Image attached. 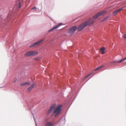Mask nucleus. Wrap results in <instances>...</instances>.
I'll return each instance as SVG.
<instances>
[{
	"label": "nucleus",
	"instance_id": "16",
	"mask_svg": "<svg viewBox=\"0 0 126 126\" xmlns=\"http://www.w3.org/2000/svg\"><path fill=\"white\" fill-rule=\"evenodd\" d=\"M109 17L108 16H107L105 18H104L103 20L101 21V22L103 21H105L108 19L109 18Z\"/></svg>",
	"mask_w": 126,
	"mask_h": 126
},
{
	"label": "nucleus",
	"instance_id": "20",
	"mask_svg": "<svg viewBox=\"0 0 126 126\" xmlns=\"http://www.w3.org/2000/svg\"><path fill=\"white\" fill-rule=\"evenodd\" d=\"M24 85H25V83L21 84H20V86H23Z\"/></svg>",
	"mask_w": 126,
	"mask_h": 126
},
{
	"label": "nucleus",
	"instance_id": "9",
	"mask_svg": "<svg viewBox=\"0 0 126 126\" xmlns=\"http://www.w3.org/2000/svg\"><path fill=\"white\" fill-rule=\"evenodd\" d=\"M125 7V6H123L120 9H118L116 11H114L113 12V13H112V15L113 16H115L116 14H117L118 13L122 10Z\"/></svg>",
	"mask_w": 126,
	"mask_h": 126
},
{
	"label": "nucleus",
	"instance_id": "6",
	"mask_svg": "<svg viewBox=\"0 0 126 126\" xmlns=\"http://www.w3.org/2000/svg\"><path fill=\"white\" fill-rule=\"evenodd\" d=\"M44 40V39L41 40L37 42L32 44L30 45V47H36L39 46L42 43V42Z\"/></svg>",
	"mask_w": 126,
	"mask_h": 126
},
{
	"label": "nucleus",
	"instance_id": "1",
	"mask_svg": "<svg viewBox=\"0 0 126 126\" xmlns=\"http://www.w3.org/2000/svg\"><path fill=\"white\" fill-rule=\"evenodd\" d=\"M62 107V106L61 105H59L56 106L55 104L52 105L49 110L48 114L50 113L54 110L53 113H56L55 116H56L60 114L61 112Z\"/></svg>",
	"mask_w": 126,
	"mask_h": 126
},
{
	"label": "nucleus",
	"instance_id": "10",
	"mask_svg": "<svg viewBox=\"0 0 126 126\" xmlns=\"http://www.w3.org/2000/svg\"><path fill=\"white\" fill-rule=\"evenodd\" d=\"M62 25V23H59L57 25H56L55 27H53L51 29L49 30L48 31V32H50L52 31L53 30L57 28L58 27H59L61 26Z\"/></svg>",
	"mask_w": 126,
	"mask_h": 126
},
{
	"label": "nucleus",
	"instance_id": "17",
	"mask_svg": "<svg viewBox=\"0 0 126 126\" xmlns=\"http://www.w3.org/2000/svg\"><path fill=\"white\" fill-rule=\"evenodd\" d=\"M25 85H29L30 84V83L29 82H26L25 83Z\"/></svg>",
	"mask_w": 126,
	"mask_h": 126
},
{
	"label": "nucleus",
	"instance_id": "14",
	"mask_svg": "<svg viewBox=\"0 0 126 126\" xmlns=\"http://www.w3.org/2000/svg\"><path fill=\"white\" fill-rule=\"evenodd\" d=\"M103 67V66H100L98 67L97 68L95 69L94 70L95 71H96L97 70H99L100 69H101V68Z\"/></svg>",
	"mask_w": 126,
	"mask_h": 126
},
{
	"label": "nucleus",
	"instance_id": "8",
	"mask_svg": "<svg viewBox=\"0 0 126 126\" xmlns=\"http://www.w3.org/2000/svg\"><path fill=\"white\" fill-rule=\"evenodd\" d=\"M44 125L45 126H54V122L46 121L45 122Z\"/></svg>",
	"mask_w": 126,
	"mask_h": 126
},
{
	"label": "nucleus",
	"instance_id": "4",
	"mask_svg": "<svg viewBox=\"0 0 126 126\" xmlns=\"http://www.w3.org/2000/svg\"><path fill=\"white\" fill-rule=\"evenodd\" d=\"M21 4L19 0L16 1V4L14 6V9L15 10H17L18 8H20L21 7Z\"/></svg>",
	"mask_w": 126,
	"mask_h": 126
},
{
	"label": "nucleus",
	"instance_id": "15",
	"mask_svg": "<svg viewBox=\"0 0 126 126\" xmlns=\"http://www.w3.org/2000/svg\"><path fill=\"white\" fill-rule=\"evenodd\" d=\"M92 74H89L88 75H87V76H86V77H85L84 78H83V80H85V79H86V78H87L88 77H89L90 75H91Z\"/></svg>",
	"mask_w": 126,
	"mask_h": 126
},
{
	"label": "nucleus",
	"instance_id": "18",
	"mask_svg": "<svg viewBox=\"0 0 126 126\" xmlns=\"http://www.w3.org/2000/svg\"><path fill=\"white\" fill-rule=\"evenodd\" d=\"M17 80V79L16 78H14L13 79V82H15Z\"/></svg>",
	"mask_w": 126,
	"mask_h": 126
},
{
	"label": "nucleus",
	"instance_id": "13",
	"mask_svg": "<svg viewBox=\"0 0 126 126\" xmlns=\"http://www.w3.org/2000/svg\"><path fill=\"white\" fill-rule=\"evenodd\" d=\"M105 49V48L104 47H102L100 49V51L102 54H103L105 53V51H104Z\"/></svg>",
	"mask_w": 126,
	"mask_h": 126
},
{
	"label": "nucleus",
	"instance_id": "11",
	"mask_svg": "<svg viewBox=\"0 0 126 126\" xmlns=\"http://www.w3.org/2000/svg\"><path fill=\"white\" fill-rule=\"evenodd\" d=\"M35 85L36 84L34 83L32 84L27 89V92H30L33 88Z\"/></svg>",
	"mask_w": 126,
	"mask_h": 126
},
{
	"label": "nucleus",
	"instance_id": "12",
	"mask_svg": "<svg viewBox=\"0 0 126 126\" xmlns=\"http://www.w3.org/2000/svg\"><path fill=\"white\" fill-rule=\"evenodd\" d=\"M126 59V57L124 59H121V60H120L119 61H114L112 63H122L123 61L125 60Z\"/></svg>",
	"mask_w": 126,
	"mask_h": 126
},
{
	"label": "nucleus",
	"instance_id": "5",
	"mask_svg": "<svg viewBox=\"0 0 126 126\" xmlns=\"http://www.w3.org/2000/svg\"><path fill=\"white\" fill-rule=\"evenodd\" d=\"M106 12V11L105 10L101 12L98 13H97L94 16H93V18L94 19H96L100 16L105 14Z\"/></svg>",
	"mask_w": 126,
	"mask_h": 126
},
{
	"label": "nucleus",
	"instance_id": "2",
	"mask_svg": "<svg viewBox=\"0 0 126 126\" xmlns=\"http://www.w3.org/2000/svg\"><path fill=\"white\" fill-rule=\"evenodd\" d=\"M94 21V19L92 18H90L87 20L85 22L82 23L79 26L78 29V31H81L86 26L93 24Z\"/></svg>",
	"mask_w": 126,
	"mask_h": 126
},
{
	"label": "nucleus",
	"instance_id": "23",
	"mask_svg": "<svg viewBox=\"0 0 126 126\" xmlns=\"http://www.w3.org/2000/svg\"><path fill=\"white\" fill-rule=\"evenodd\" d=\"M89 79H90V78H89L88 80Z\"/></svg>",
	"mask_w": 126,
	"mask_h": 126
},
{
	"label": "nucleus",
	"instance_id": "19",
	"mask_svg": "<svg viewBox=\"0 0 126 126\" xmlns=\"http://www.w3.org/2000/svg\"><path fill=\"white\" fill-rule=\"evenodd\" d=\"M123 38L126 40V34L124 35Z\"/></svg>",
	"mask_w": 126,
	"mask_h": 126
},
{
	"label": "nucleus",
	"instance_id": "21",
	"mask_svg": "<svg viewBox=\"0 0 126 126\" xmlns=\"http://www.w3.org/2000/svg\"><path fill=\"white\" fill-rule=\"evenodd\" d=\"M36 7H34L32 8V9H34L35 10H36Z\"/></svg>",
	"mask_w": 126,
	"mask_h": 126
},
{
	"label": "nucleus",
	"instance_id": "7",
	"mask_svg": "<svg viewBox=\"0 0 126 126\" xmlns=\"http://www.w3.org/2000/svg\"><path fill=\"white\" fill-rule=\"evenodd\" d=\"M77 27L76 26H73L68 30V32L69 34H73L77 29Z\"/></svg>",
	"mask_w": 126,
	"mask_h": 126
},
{
	"label": "nucleus",
	"instance_id": "22",
	"mask_svg": "<svg viewBox=\"0 0 126 126\" xmlns=\"http://www.w3.org/2000/svg\"><path fill=\"white\" fill-rule=\"evenodd\" d=\"M89 79H90V78H89L88 80Z\"/></svg>",
	"mask_w": 126,
	"mask_h": 126
},
{
	"label": "nucleus",
	"instance_id": "3",
	"mask_svg": "<svg viewBox=\"0 0 126 126\" xmlns=\"http://www.w3.org/2000/svg\"><path fill=\"white\" fill-rule=\"evenodd\" d=\"M38 53L36 51H31L28 52L25 54V55L26 57L30 56L37 55Z\"/></svg>",
	"mask_w": 126,
	"mask_h": 126
}]
</instances>
